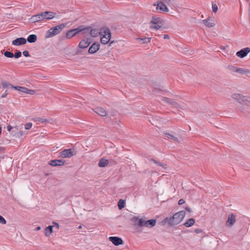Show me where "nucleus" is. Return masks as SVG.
Returning <instances> with one entry per match:
<instances>
[{"label": "nucleus", "mask_w": 250, "mask_h": 250, "mask_svg": "<svg viewBox=\"0 0 250 250\" xmlns=\"http://www.w3.org/2000/svg\"><path fill=\"white\" fill-rule=\"evenodd\" d=\"M186 212L185 210L177 212L169 217L166 218L164 221L171 226H175L180 224L184 220Z\"/></svg>", "instance_id": "nucleus-1"}, {"label": "nucleus", "mask_w": 250, "mask_h": 250, "mask_svg": "<svg viewBox=\"0 0 250 250\" xmlns=\"http://www.w3.org/2000/svg\"><path fill=\"white\" fill-rule=\"evenodd\" d=\"M174 1V0H158L153 3V5L156 7L157 11L168 13L169 11L168 6L173 5Z\"/></svg>", "instance_id": "nucleus-2"}, {"label": "nucleus", "mask_w": 250, "mask_h": 250, "mask_svg": "<svg viewBox=\"0 0 250 250\" xmlns=\"http://www.w3.org/2000/svg\"><path fill=\"white\" fill-rule=\"evenodd\" d=\"M133 220L136 225L139 226L145 227L148 228H151L154 227L156 224V220L155 219L146 220L143 218L134 217Z\"/></svg>", "instance_id": "nucleus-3"}, {"label": "nucleus", "mask_w": 250, "mask_h": 250, "mask_svg": "<svg viewBox=\"0 0 250 250\" xmlns=\"http://www.w3.org/2000/svg\"><path fill=\"white\" fill-rule=\"evenodd\" d=\"M164 136L175 143L181 144L184 141L183 135L180 132H166L164 133Z\"/></svg>", "instance_id": "nucleus-4"}, {"label": "nucleus", "mask_w": 250, "mask_h": 250, "mask_svg": "<svg viewBox=\"0 0 250 250\" xmlns=\"http://www.w3.org/2000/svg\"><path fill=\"white\" fill-rule=\"evenodd\" d=\"M233 100L241 104L250 106V97L244 96L240 93H233L231 96Z\"/></svg>", "instance_id": "nucleus-5"}, {"label": "nucleus", "mask_w": 250, "mask_h": 250, "mask_svg": "<svg viewBox=\"0 0 250 250\" xmlns=\"http://www.w3.org/2000/svg\"><path fill=\"white\" fill-rule=\"evenodd\" d=\"M165 21L162 18L154 16L151 19L150 21V27L152 29L159 30L161 29L164 25Z\"/></svg>", "instance_id": "nucleus-6"}, {"label": "nucleus", "mask_w": 250, "mask_h": 250, "mask_svg": "<svg viewBox=\"0 0 250 250\" xmlns=\"http://www.w3.org/2000/svg\"><path fill=\"white\" fill-rule=\"evenodd\" d=\"M64 26L62 24L55 26L50 28L46 33V38H49L58 35L62 30Z\"/></svg>", "instance_id": "nucleus-7"}, {"label": "nucleus", "mask_w": 250, "mask_h": 250, "mask_svg": "<svg viewBox=\"0 0 250 250\" xmlns=\"http://www.w3.org/2000/svg\"><path fill=\"white\" fill-rule=\"evenodd\" d=\"M201 23L207 28H214L216 25L215 17L211 16H208L207 19L203 20Z\"/></svg>", "instance_id": "nucleus-8"}, {"label": "nucleus", "mask_w": 250, "mask_h": 250, "mask_svg": "<svg viewBox=\"0 0 250 250\" xmlns=\"http://www.w3.org/2000/svg\"><path fill=\"white\" fill-rule=\"evenodd\" d=\"M101 42L103 44L108 43L111 37V32L109 29H106L103 32H102L101 35Z\"/></svg>", "instance_id": "nucleus-9"}, {"label": "nucleus", "mask_w": 250, "mask_h": 250, "mask_svg": "<svg viewBox=\"0 0 250 250\" xmlns=\"http://www.w3.org/2000/svg\"><path fill=\"white\" fill-rule=\"evenodd\" d=\"M59 157L62 158H70L74 155V149H64L59 153Z\"/></svg>", "instance_id": "nucleus-10"}, {"label": "nucleus", "mask_w": 250, "mask_h": 250, "mask_svg": "<svg viewBox=\"0 0 250 250\" xmlns=\"http://www.w3.org/2000/svg\"><path fill=\"white\" fill-rule=\"evenodd\" d=\"M41 13L43 20H51L57 17V13L53 11H46Z\"/></svg>", "instance_id": "nucleus-11"}, {"label": "nucleus", "mask_w": 250, "mask_h": 250, "mask_svg": "<svg viewBox=\"0 0 250 250\" xmlns=\"http://www.w3.org/2000/svg\"><path fill=\"white\" fill-rule=\"evenodd\" d=\"M13 87L18 90L19 91L22 93H26L29 95H34L36 93V91L34 90L28 89L25 87H22V86H13Z\"/></svg>", "instance_id": "nucleus-12"}, {"label": "nucleus", "mask_w": 250, "mask_h": 250, "mask_svg": "<svg viewBox=\"0 0 250 250\" xmlns=\"http://www.w3.org/2000/svg\"><path fill=\"white\" fill-rule=\"evenodd\" d=\"M102 32L99 29H91V27H86V35L89 33L91 37H97L101 35Z\"/></svg>", "instance_id": "nucleus-13"}, {"label": "nucleus", "mask_w": 250, "mask_h": 250, "mask_svg": "<svg viewBox=\"0 0 250 250\" xmlns=\"http://www.w3.org/2000/svg\"><path fill=\"white\" fill-rule=\"evenodd\" d=\"M236 221V216L233 213L229 215L228 219L226 222L227 227H231L235 224Z\"/></svg>", "instance_id": "nucleus-14"}, {"label": "nucleus", "mask_w": 250, "mask_h": 250, "mask_svg": "<svg viewBox=\"0 0 250 250\" xmlns=\"http://www.w3.org/2000/svg\"><path fill=\"white\" fill-rule=\"evenodd\" d=\"M91 42L92 40L90 38L84 39L80 42L79 47L82 49L86 48Z\"/></svg>", "instance_id": "nucleus-15"}, {"label": "nucleus", "mask_w": 250, "mask_h": 250, "mask_svg": "<svg viewBox=\"0 0 250 250\" xmlns=\"http://www.w3.org/2000/svg\"><path fill=\"white\" fill-rule=\"evenodd\" d=\"M250 52V48L246 47L241 49L236 53L238 57L243 58L245 57Z\"/></svg>", "instance_id": "nucleus-16"}, {"label": "nucleus", "mask_w": 250, "mask_h": 250, "mask_svg": "<svg viewBox=\"0 0 250 250\" xmlns=\"http://www.w3.org/2000/svg\"><path fill=\"white\" fill-rule=\"evenodd\" d=\"M162 101L166 104L172 105L176 107H178L179 106L177 102L173 99L165 97L162 98Z\"/></svg>", "instance_id": "nucleus-17"}, {"label": "nucleus", "mask_w": 250, "mask_h": 250, "mask_svg": "<svg viewBox=\"0 0 250 250\" xmlns=\"http://www.w3.org/2000/svg\"><path fill=\"white\" fill-rule=\"evenodd\" d=\"M93 110L95 112H96L101 116L105 117L108 115V113L107 111L103 107H98L95 108Z\"/></svg>", "instance_id": "nucleus-18"}, {"label": "nucleus", "mask_w": 250, "mask_h": 250, "mask_svg": "<svg viewBox=\"0 0 250 250\" xmlns=\"http://www.w3.org/2000/svg\"><path fill=\"white\" fill-rule=\"evenodd\" d=\"M29 20L32 23H36L43 20L42 13L32 16Z\"/></svg>", "instance_id": "nucleus-19"}, {"label": "nucleus", "mask_w": 250, "mask_h": 250, "mask_svg": "<svg viewBox=\"0 0 250 250\" xmlns=\"http://www.w3.org/2000/svg\"><path fill=\"white\" fill-rule=\"evenodd\" d=\"M26 42V39L22 37L17 38L16 40H13L12 42L13 45L16 46L24 44Z\"/></svg>", "instance_id": "nucleus-20"}, {"label": "nucleus", "mask_w": 250, "mask_h": 250, "mask_svg": "<svg viewBox=\"0 0 250 250\" xmlns=\"http://www.w3.org/2000/svg\"><path fill=\"white\" fill-rule=\"evenodd\" d=\"M65 162L62 160H54L50 161L49 164L53 167L62 166L64 164Z\"/></svg>", "instance_id": "nucleus-21"}, {"label": "nucleus", "mask_w": 250, "mask_h": 250, "mask_svg": "<svg viewBox=\"0 0 250 250\" xmlns=\"http://www.w3.org/2000/svg\"><path fill=\"white\" fill-rule=\"evenodd\" d=\"M100 49V45L98 43H94L90 47L88 52L90 54H93L98 51Z\"/></svg>", "instance_id": "nucleus-22"}, {"label": "nucleus", "mask_w": 250, "mask_h": 250, "mask_svg": "<svg viewBox=\"0 0 250 250\" xmlns=\"http://www.w3.org/2000/svg\"><path fill=\"white\" fill-rule=\"evenodd\" d=\"M109 240L111 241L115 245L118 246L120 244H123V241L122 239L118 237H110Z\"/></svg>", "instance_id": "nucleus-23"}, {"label": "nucleus", "mask_w": 250, "mask_h": 250, "mask_svg": "<svg viewBox=\"0 0 250 250\" xmlns=\"http://www.w3.org/2000/svg\"><path fill=\"white\" fill-rule=\"evenodd\" d=\"M73 30L76 35L81 32H83V34L86 35V28L84 27L83 26H80L77 28L73 29Z\"/></svg>", "instance_id": "nucleus-24"}, {"label": "nucleus", "mask_w": 250, "mask_h": 250, "mask_svg": "<svg viewBox=\"0 0 250 250\" xmlns=\"http://www.w3.org/2000/svg\"><path fill=\"white\" fill-rule=\"evenodd\" d=\"M109 164V161L107 159L102 158L99 161L98 166L100 167H104L107 166Z\"/></svg>", "instance_id": "nucleus-25"}, {"label": "nucleus", "mask_w": 250, "mask_h": 250, "mask_svg": "<svg viewBox=\"0 0 250 250\" xmlns=\"http://www.w3.org/2000/svg\"><path fill=\"white\" fill-rule=\"evenodd\" d=\"M34 120L36 122H40L41 123H43V124H46L50 123L51 121V120L47 119L44 118H36L34 119Z\"/></svg>", "instance_id": "nucleus-26"}, {"label": "nucleus", "mask_w": 250, "mask_h": 250, "mask_svg": "<svg viewBox=\"0 0 250 250\" xmlns=\"http://www.w3.org/2000/svg\"><path fill=\"white\" fill-rule=\"evenodd\" d=\"M195 223V221L193 218H190L184 224L186 227H190L193 225Z\"/></svg>", "instance_id": "nucleus-27"}, {"label": "nucleus", "mask_w": 250, "mask_h": 250, "mask_svg": "<svg viewBox=\"0 0 250 250\" xmlns=\"http://www.w3.org/2000/svg\"><path fill=\"white\" fill-rule=\"evenodd\" d=\"M37 40V37L36 35L32 34L29 35L27 39V41L30 43H33L36 42Z\"/></svg>", "instance_id": "nucleus-28"}, {"label": "nucleus", "mask_w": 250, "mask_h": 250, "mask_svg": "<svg viewBox=\"0 0 250 250\" xmlns=\"http://www.w3.org/2000/svg\"><path fill=\"white\" fill-rule=\"evenodd\" d=\"M75 35H76L73 29L68 31L66 33V37L67 39H71Z\"/></svg>", "instance_id": "nucleus-29"}, {"label": "nucleus", "mask_w": 250, "mask_h": 250, "mask_svg": "<svg viewBox=\"0 0 250 250\" xmlns=\"http://www.w3.org/2000/svg\"><path fill=\"white\" fill-rule=\"evenodd\" d=\"M136 40L138 41H142L143 43H147L150 42L151 38H137Z\"/></svg>", "instance_id": "nucleus-30"}, {"label": "nucleus", "mask_w": 250, "mask_h": 250, "mask_svg": "<svg viewBox=\"0 0 250 250\" xmlns=\"http://www.w3.org/2000/svg\"><path fill=\"white\" fill-rule=\"evenodd\" d=\"M53 226H49L46 227L44 230V233L45 234H51L53 232Z\"/></svg>", "instance_id": "nucleus-31"}, {"label": "nucleus", "mask_w": 250, "mask_h": 250, "mask_svg": "<svg viewBox=\"0 0 250 250\" xmlns=\"http://www.w3.org/2000/svg\"><path fill=\"white\" fill-rule=\"evenodd\" d=\"M125 201L123 199H120L118 203V207L120 209H122L125 206Z\"/></svg>", "instance_id": "nucleus-32"}, {"label": "nucleus", "mask_w": 250, "mask_h": 250, "mask_svg": "<svg viewBox=\"0 0 250 250\" xmlns=\"http://www.w3.org/2000/svg\"><path fill=\"white\" fill-rule=\"evenodd\" d=\"M237 72H239L242 74H247L250 73V70L239 69L237 70Z\"/></svg>", "instance_id": "nucleus-33"}, {"label": "nucleus", "mask_w": 250, "mask_h": 250, "mask_svg": "<svg viewBox=\"0 0 250 250\" xmlns=\"http://www.w3.org/2000/svg\"><path fill=\"white\" fill-rule=\"evenodd\" d=\"M4 56L7 58H12L14 57V54L11 52L6 51L4 53Z\"/></svg>", "instance_id": "nucleus-34"}, {"label": "nucleus", "mask_w": 250, "mask_h": 250, "mask_svg": "<svg viewBox=\"0 0 250 250\" xmlns=\"http://www.w3.org/2000/svg\"><path fill=\"white\" fill-rule=\"evenodd\" d=\"M212 11L214 13H216L218 11V6L216 4L212 3Z\"/></svg>", "instance_id": "nucleus-35"}, {"label": "nucleus", "mask_w": 250, "mask_h": 250, "mask_svg": "<svg viewBox=\"0 0 250 250\" xmlns=\"http://www.w3.org/2000/svg\"><path fill=\"white\" fill-rule=\"evenodd\" d=\"M33 124L31 123H28L24 125V128L26 130H28L31 128Z\"/></svg>", "instance_id": "nucleus-36"}, {"label": "nucleus", "mask_w": 250, "mask_h": 250, "mask_svg": "<svg viewBox=\"0 0 250 250\" xmlns=\"http://www.w3.org/2000/svg\"><path fill=\"white\" fill-rule=\"evenodd\" d=\"M157 164L160 166V167H162L164 169H167L168 168V166H167V164H162V163H157Z\"/></svg>", "instance_id": "nucleus-37"}, {"label": "nucleus", "mask_w": 250, "mask_h": 250, "mask_svg": "<svg viewBox=\"0 0 250 250\" xmlns=\"http://www.w3.org/2000/svg\"><path fill=\"white\" fill-rule=\"evenodd\" d=\"M195 233H205V232L204 231L203 229H202L201 228H197L195 229V231H194Z\"/></svg>", "instance_id": "nucleus-38"}, {"label": "nucleus", "mask_w": 250, "mask_h": 250, "mask_svg": "<svg viewBox=\"0 0 250 250\" xmlns=\"http://www.w3.org/2000/svg\"><path fill=\"white\" fill-rule=\"evenodd\" d=\"M6 223V220L5 219L0 215V224L4 225Z\"/></svg>", "instance_id": "nucleus-39"}, {"label": "nucleus", "mask_w": 250, "mask_h": 250, "mask_svg": "<svg viewBox=\"0 0 250 250\" xmlns=\"http://www.w3.org/2000/svg\"><path fill=\"white\" fill-rule=\"evenodd\" d=\"M21 55V53L20 51H17L15 53V54L14 55V56L15 58H20Z\"/></svg>", "instance_id": "nucleus-40"}, {"label": "nucleus", "mask_w": 250, "mask_h": 250, "mask_svg": "<svg viewBox=\"0 0 250 250\" xmlns=\"http://www.w3.org/2000/svg\"><path fill=\"white\" fill-rule=\"evenodd\" d=\"M53 224L54 225L53 226V227H55L57 229H59L60 228V226L59 225L58 223H56V222H53Z\"/></svg>", "instance_id": "nucleus-41"}, {"label": "nucleus", "mask_w": 250, "mask_h": 250, "mask_svg": "<svg viewBox=\"0 0 250 250\" xmlns=\"http://www.w3.org/2000/svg\"><path fill=\"white\" fill-rule=\"evenodd\" d=\"M185 203V201L183 199H181L178 201V204L181 205Z\"/></svg>", "instance_id": "nucleus-42"}, {"label": "nucleus", "mask_w": 250, "mask_h": 250, "mask_svg": "<svg viewBox=\"0 0 250 250\" xmlns=\"http://www.w3.org/2000/svg\"><path fill=\"white\" fill-rule=\"evenodd\" d=\"M19 134L20 135V136H23V135H25V134H27V132H25L23 130H20L19 131Z\"/></svg>", "instance_id": "nucleus-43"}, {"label": "nucleus", "mask_w": 250, "mask_h": 250, "mask_svg": "<svg viewBox=\"0 0 250 250\" xmlns=\"http://www.w3.org/2000/svg\"><path fill=\"white\" fill-rule=\"evenodd\" d=\"M23 53V55L25 57H28V56H29V53H28V52L27 51L25 50V51H24L23 52V53Z\"/></svg>", "instance_id": "nucleus-44"}, {"label": "nucleus", "mask_w": 250, "mask_h": 250, "mask_svg": "<svg viewBox=\"0 0 250 250\" xmlns=\"http://www.w3.org/2000/svg\"><path fill=\"white\" fill-rule=\"evenodd\" d=\"M13 128V127H12L10 125H8L7 126V130L10 132L12 129Z\"/></svg>", "instance_id": "nucleus-45"}, {"label": "nucleus", "mask_w": 250, "mask_h": 250, "mask_svg": "<svg viewBox=\"0 0 250 250\" xmlns=\"http://www.w3.org/2000/svg\"><path fill=\"white\" fill-rule=\"evenodd\" d=\"M185 209L189 212H191L192 211L191 209L189 207H186Z\"/></svg>", "instance_id": "nucleus-46"}, {"label": "nucleus", "mask_w": 250, "mask_h": 250, "mask_svg": "<svg viewBox=\"0 0 250 250\" xmlns=\"http://www.w3.org/2000/svg\"><path fill=\"white\" fill-rule=\"evenodd\" d=\"M4 150V148L1 146H0V153L2 152Z\"/></svg>", "instance_id": "nucleus-47"}, {"label": "nucleus", "mask_w": 250, "mask_h": 250, "mask_svg": "<svg viewBox=\"0 0 250 250\" xmlns=\"http://www.w3.org/2000/svg\"><path fill=\"white\" fill-rule=\"evenodd\" d=\"M164 39H169V37L168 35H164Z\"/></svg>", "instance_id": "nucleus-48"}, {"label": "nucleus", "mask_w": 250, "mask_h": 250, "mask_svg": "<svg viewBox=\"0 0 250 250\" xmlns=\"http://www.w3.org/2000/svg\"><path fill=\"white\" fill-rule=\"evenodd\" d=\"M6 95H7V93H6V92H5V93H4L2 95L1 97H2V98H4V97H5L6 96Z\"/></svg>", "instance_id": "nucleus-49"}, {"label": "nucleus", "mask_w": 250, "mask_h": 250, "mask_svg": "<svg viewBox=\"0 0 250 250\" xmlns=\"http://www.w3.org/2000/svg\"><path fill=\"white\" fill-rule=\"evenodd\" d=\"M41 229V227H37L36 229H35V230H39Z\"/></svg>", "instance_id": "nucleus-50"}, {"label": "nucleus", "mask_w": 250, "mask_h": 250, "mask_svg": "<svg viewBox=\"0 0 250 250\" xmlns=\"http://www.w3.org/2000/svg\"><path fill=\"white\" fill-rule=\"evenodd\" d=\"M113 42H114V41L111 42L110 43V44H109V45H111V44H112Z\"/></svg>", "instance_id": "nucleus-51"}, {"label": "nucleus", "mask_w": 250, "mask_h": 250, "mask_svg": "<svg viewBox=\"0 0 250 250\" xmlns=\"http://www.w3.org/2000/svg\"><path fill=\"white\" fill-rule=\"evenodd\" d=\"M82 228V227L81 226H80L79 227V229H81Z\"/></svg>", "instance_id": "nucleus-52"}, {"label": "nucleus", "mask_w": 250, "mask_h": 250, "mask_svg": "<svg viewBox=\"0 0 250 250\" xmlns=\"http://www.w3.org/2000/svg\"><path fill=\"white\" fill-rule=\"evenodd\" d=\"M201 18H204V15H202L201 16Z\"/></svg>", "instance_id": "nucleus-53"}, {"label": "nucleus", "mask_w": 250, "mask_h": 250, "mask_svg": "<svg viewBox=\"0 0 250 250\" xmlns=\"http://www.w3.org/2000/svg\"><path fill=\"white\" fill-rule=\"evenodd\" d=\"M245 0L247 1H250V0Z\"/></svg>", "instance_id": "nucleus-54"}]
</instances>
